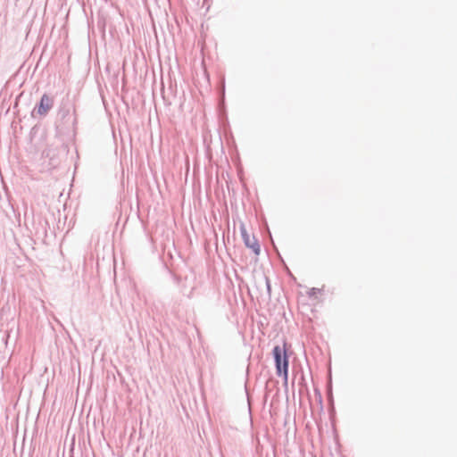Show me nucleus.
I'll use <instances>...</instances> for the list:
<instances>
[{
  "label": "nucleus",
  "instance_id": "1",
  "mask_svg": "<svg viewBox=\"0 0 457 457\" xmlns=\"http://www.w3.org/2000/svg\"><path fill=\"white\" fill-rule=\"evenodd\" d=\"M273 354L276 363L277 374L283 376L287 381L288 377V358L287 355L286 345L283 346L276 345L273 349Z\"/></svg>",
  "mask_w": 457,
  "mask_h": 457
},
{
  "label": "nucleus",
  "instance_id": "3",
  "mask_svg": "<svg viewBox=\"0 0 457 457\" xmlns=\"http://www.w3.org/2000/svg\"><path fill=\"white\" fill-rule=\"evenodd\" d=\"M241 235L245 245L248 248L252 249L255 254H259L260 246L257 240L247 233L246 228L245 227H241Z\"/></svg>",
  "mask_w": 457,
  "mask_h": 457
},
{
  "label": "nucleus",
  "instance_id": "2",
  "mask_svg": "<svg viewBox=\"0 0 457 457\" xmlns=\"http://www.w3.org/2000/svg\"><path fill=\"white\" fill-rule=\"evenodd\" d=\"M54 106V98L47 94H44L37 108V113L39 116H46Z\"/></svg>",
  "mask_w": 457,
  "mask_h": 457
}]
</instances>
